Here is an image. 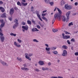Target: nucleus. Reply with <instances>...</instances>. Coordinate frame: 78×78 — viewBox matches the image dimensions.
<instances>
[{"instance_id": "nucleus-1", "label": "nucleus", "mask_w": 78, "mask_h": 78, "mask_svg": "<svg viewBox=\"0 0 78 78\" xmlns=\"http://www.w3.org/2000/svg\"><path fill=\"white\" fill-rule=\"evenodd\" d=\"M57 11L58 12V14L56 13L55 14L54 16V18L55 19H58V20H60L61 19V14H62V12L59 9L57 8Z\"/></svg>"}, {"instance_id": "nucleus-2", "label": "nucleus", "mask_w": 78, "mask_h": 78, "mask_svg": "<svg viewBox=\"0 0 78 78\" xmlns=\"http://www.w3.org/2000/svg\"><path fill=\"white\" fill-rule=\"evenodd\" d=\"M2 33V31L1 28H0V36H0V41L2 42H3L4 40H5V37L3 36H3V34Z\"/></svg>"}, {"instance_id": "nucleus-3", "label": "nucleus", "mask_w": 78, "mask_h": 78, "mask_svg": "<svg viewBox=\"0 0 78 78\" xmlns=\"http://www.w3.org/2000/svg\"><path fill=\"white\" fill-rule=\"evenodd\" d=\"M14 22L15 23L13 26V28H14V29H16V27H17L18 25H19V23H18V20H17V19H15Z\"/></svg>"}, {"instance_id": "nucleus-4", "label": "nucleus", "mask_w": 78, "mask_h": 78, "mask_svg": "<svg viewBox=\"0 0 78 78\" xmlns=\"http://www.w3.org/2000/svg\"><path fill=\"white\" fill-rule=\"evenodd\" d=\"M64 8L66 9H72V7L70 5H68V4H65V5Z\"/></svg>"}, {"instance_id": "nucleus-5", "label": "nucleus", "mask_w": 78, "mask_h": 78, "mask_svg": "<svg viewBox=\"0 0 78 78\" xmlns=\"http://www.w3.org/2000/svg\"><path fill=\"white\" fill-rule=\"evenodd\" d=\"M70 11H69L66 14V22H68V21H69V16H70Z\"/></svg>"}, {"instance_id": "nucleus-6", "label": "nucleus", "mask_w": 78, "mask_h": 78, "mask_svg": "<svg viewBox=\"0 0 78 78\" xmlns=\"http://www.w3.org/2000/svg\"><path fill=\"white\" fill-rule=\"evenodd\" d=\"M0 22H1V23H2L0 25V28H3V27L4 26H5V22H3V20L0 19Z\"/></svg>"}, {"instance_id": "nucleus-7", "label": "nucleus", "mask_w": 78, "mask_h": 78, "mask_svg": "<svg viewBox=\"0 0 78 78\" xmlns=\"http://www.w3.org/2000/svg\"><path fill=\"white\" fill-rule=\"evenodd\" d=\"M0 62L4 66H6L7 67L8 66V64L6 63L1 60H0Z\"/></svg>"}, {"instance_id": "nucleus-8", "label": "nucleus", "mask_w": 78, "mask_h": 78, "mask_svg": "<svg viewBox=\"0 0 78 78\" xmlns=\"http://www.w3.org/2000/svg\"><path fill=\"white\" fill-rule=\"evenodd\" d=\"M45 50L47 51V53H48V54H50V48L46 47Z\"/></svg>"}, {"instance_id": "nucleus-9", "label": "nucleus", "mask_w": 78, "mask_h": 78, "mask_svg": "<svg viewBox=\"0 0 78 78\" xmlns=\"http://www.w3.org/2000/svg\"><path fill=\"white\" fill-rule=\"evenodd\" d=\"M67 52L66 50H64L63 51V53L62 54V55L63 56H67Z\"/></svg>"}, {"instance_id": "nucleus-10", "label": "nucleus", "mask_w": 78, "mask_h": 78, "mask_svg": "<svg viewBox=\"0 0 78 78\" xmlns=\"http://www.w3.org/2000/svg\"><path fill=\"white\" fill-rule=\"evenodd\" d=\"M14 45L16 47H20V45L17 43L16 41L14 42Z\"/></svg>"}, {"instance_id": "nucleus-11", "label": "nucleus", "mask_w": 78, "mask_h": 78, "mask_svg": "<svg viewBox=\"0 0 78 78\" xmlns=\"http://www.w3.org/2000/svg\"><path fill=\"white\" fill-rule=\"evenodd\" d=\"M22 28L24 29V30H26V31H27V30H28V27L27 26H23Z\"/></svg>"}, {"instance_id": "nucleus-12", "label": "nucleus", "mask_w": 78, "mask_h": 78, "mask_svg": "<svg viewBox=\"0 0 78 78\" xmlns=\"http://www.w3.org/2000/svg\"><path fill=\"white\" fill-rule=\"evenodd\" d=\"M1 17L6 18V17H7L6 14V13H3L1 15Z\"/></svg>"}, {"instance_id": "nucleus-13", "label": "nucleus", "mask_w": 78, "mask_h": 78, "mask_svg": "<svg viewBox=\"0 0 78 78\" xmlns=\"http://www.w3.org/2000/svg\"><path fill=\"white\" fill-rule=\"evenodd\" d=\"M14 9L12 8L10 9V14L11 15H12V14L14 13Z\"/></svg>"}, {"instance_id": "nucleus-14", "label": "nucleus", "mask_w": 78, "mask_h": 78, "mask_svg": "<svg viewBox=\"0 0 78 78\" xmlns=\"http://www.w3.org/2000/svg\"><path fill=\"white\" fill-rule=\"evenodd\" d=\"M66 2L64 0H62L61 1V6H62V5H64V4H66Z\"/></svg>"}, {"instance_id": "nucleus-15", "label": "nucleus", "mask_w": 78, "mask_h": 78, "mask_svg": "<svg viewBox=\"0 0 78 78\" xmlns=\"http://www.w3.org/2000/svg\"><path fill=\"white\" fill-rule=\"evenodd\" d=\"M21 69L22 70H25L26 71H28V70H29V69H28V68H27L25 67H21Z\"/></svg>"}, {"instance_id": "nucleus-16", "label": "nucleus", "mask_w": 78, "mask_h": 78, "mask_svg": "<svg viewBox=\"0 0 78 78\" xmlns=\"http://www.w3.org/2000/svg\"><path fill=\"white\" fill-rule=\"evenodd\" d=\"M39 64H40V65H41V66H43V65H44V62H43L42 61H40L39 62Z\"/></svg>"}, {"instance_id": "nucleus-17", "label": "nucleus", "mask_w": 78, "mask_h": 78, "mask_svg": "<svg viewBox=\"0 0 78 78\" xmlns=\"http://www.w3.org/2000/svg\"><path fill=\"white\" fill-rule=\"evenodd\" d=\"M70 37V36L69 35H66L63 37V39H69Z\"/></svg>"}, {"instance_id": "nucleus-18", "label": "nucleus", "mask_w": 78, "mask_h": 78, "mask_svg": "<svg viewBox=\"0 0 78 78\" xmlns=\"http://www.w3.org/2000/svg\"><path fill=\"white\" fill-rule=\"evenodd\" d=\"M62 21H63V22H65L66 21V16H62Z\"/></svg>"}, {"instance_id": "nucleus-19", "label": "nucleus", "mask_w": 78, "mask_h": 78, "mask_svg": "<svg viewBox=\"0 0 78 78\" xmlns=\"http://www.w3.org/2000/svg\"><path fill=\"white\" fill-rule=\"evenodd\" d=\"M52 31H53V32H54V33H56V32H57V31H58V29H52Z\"/></svg>"}, {"instance_id": "nucleus-20", "label": "nucleus", "mask_w": 78, "mask_h": 78, "mask_svg": "<svg viewBox=\"0 0 78 78\" xmlns=\"http://www.w3.org/2000/svg\"><path fill=\"white\" fill-rule=\"evenodd\" d=\"M32 31H38V30H37V29L36 28H33L32 29Z\"/></svg>"}, {"instance_id": "nucleus-21", "label": "nucleus", "mask_w": 78, "mask_h": 78, "mask_svg": "<svg viewBox=\"0 0 78 78\" xmlns=\"http://www.w3.org/2000/svg\"><path fill=\"white\" fill-rule=\"evenodd\" d=\"M21 3L22 5H23V6H27V3H24L23 2H21Z\"/></svg>"}, {"instance_id": "nucleus-22", "label": "nucleus", "mask_w": 78, "mask_h": 78, "mask_svg": "<svg viewBox=\"0 0 78 78\" xmlns=\"http://www.w3.org/2000/svg\"><path fill=\"white\" fill-rule=\"evenodd\" d=\"M42 70H48V68H42Z\"/></svg>"}, {"instance_id": "nucleus-23", "label": "nucleus", "mask_w": 78, "mask_h": 78, "mask_svg": "<svg viewBox=\"0 0 78 78\" xmlns=\"http://www.w3.org/2000/svg\"><path fill=\"white\" fill-rule=\"evenodd\" d=\"M17 60L19 61H20V62H22V61H23L22 59V58L19 57L17 58Z\"/></svg>"}, {"instance_id": "nucleus-24", "label": "nucleus", "mask_w": 78, "mask_h": 78, "mask_svg": "<svg viewBox=\"0 0 78 78\" xmlns=\"http://www.w3.org/2000/svg\"><path fill=\"white\" fill-rule=\"evenodd\" d=\"M68 47H67V46L65 45H63L62 46V48H64V49H67Z\"/></svg>"}, {"instance_id": "nucleus-25", "label": "nucleus", "mask_w": 78, "mask_h": 78, "mask_svg": "<svg viewBox=\"0 0 78 78\" xmlns=\"http://www.w3.org/2000/svg\"><path fill=\"white\" fill-rule=\"evenodd\" d=\"M52 53H54V55H57V54H58V51H52Z\"/></svg>"}, {"instance_id": "nucleus-26", "label": "nucleus", "mask_w": 78, "mask_h": 78, "mask_svg": "<svg viewBox=\"0 0 78 78\" xmlns=\"http://www.w3.org/2000/svg\"><path fill=\"white\" fill-rule=\"evenodd\" d=\"M73 23L72 22L69 23L68 25V26H69V27H70V26H73Z\"/></svg>"}, {"instance_id": "nucleus-27", "label": "nucleus", "mask_w": 78, "mask_h": 78, "mask_svg": "<svg viewBox=\"0 0 78 78\" xmlns=\"http://www.w3.org/2000/svg\"><path fill=\"white\" fill-rule=\"evenodd\" d=\"M10 35L11 36H14V37L16 36V34H14L12 33H11L10 34Z\"/></svg>"}, {"instance_id": "nucleus-28", "label": "nucleus", "mask_w": 78, "mask_h": 78, "mask_svg": "<svg viewBox=\"0 0 78 78\" xmlns=\"http://www.w3.org/2000/svg\"><path fill=\"white\" fill-rule=\"evenodd\" d=\"M51 49L52 50H55L56 49V47H52L51 48Z\"/></svg>"}, {"instance_id": "nucleus-29", "label": "nucleus", "mask_w": 78, "mask_h": 78, "mask_svg": "<svg viewBox=\"0 0 78 78\" xmlns=\"http://www.w3.org/2000/svg\"><path fill=\"white\" fill-rule=\"evenodd\" d=\"M1 10L2 12H4V11H5V9L2 7H1Z\"/></svg>"}, {"instance_id": "nucleus-30", "label": "nucleus", "mask_w": 78, "mask_h": 78, "mask_svg": "<svg viewBox=\"0 0 78 78\" xmlns=\"http://www.w3.org/2000/svg\"><path fill=\"white\" fill-rule=\"evenodd\" d=\"M27 22L28 24L29 25H31V22L30 20H28Z\"/></svg>"}, {"instance_id": "nucleus-31", "label": "nucleus", "mask_w": 78, "mask_h": 78, "mask_svg": "<svg viewBox=\"0 0 78 78\" xmlns=\"http://www.w3.org/2000/svg\"><path fill=\"white\" fill-rule=\"evenodd\" d=\"M33 41H34V42H39V41L37 40V39H34L33 40Z\"/></svg>"}, {"instance_id": "nucleus-32", "label": "nucleus", "mask_w": 78, "mask_h": 78, "mask_svg": "<svg viewBox=\"0 0 78 78\" xmlns=\"http://www.w3.org/2000/svg\"><path fill=\"white\" fill-rule=\"evenodd\" d=\"M17 5H19V6H22V4H21V3L20 2H17Z\"/></svg>"}, {"instance_id": "nucleus-33", "label": "nucleus", "mask_w": 78, "mask_h": 78, "mask_svg": "<svg viewBox=\"0 0 78 78\" xmlns=\"http://www.w3.org/2000/svg\"><path fill=\"white\" fill-rule=\"evenodd\" d=\"M49 3L51 5V6H53V4H54V3L53 2H49Z\"/></svg>"}, {"instance_id": "nucleus-34", "label": "nucleus", "mask_w": 78, "mask_h": 78, "mask_svg": "<svg viewBox=\"0 0 78 78\" xmlns=\"http://www.w3.org/2000/svg\"><path fill=\"white\" fill-rule=\"evenodd\" d=\"M25 58H27V57H28V54L27 53H25Z\"/></svg>"}, {"instance_id": "nucleus-35", "label": "nucleus", "mask_w": 78, "mask_h": 78, "mask_svg": "<svg viewBox=\"0 0 78 78\" xmlns=\"http://www.w3.org/2000/svg\"><path fill=\"white\" fill-rule=\"evenodd\" d=\"M17 41L19 43H21L22 42V41L20 39H18Z\"/></svg>"}, {"instance_id": "nucleus-36", "label": "nucleus", "mask_w": 78, "mask_h": 78, "mask_svg": "<svg viewBox=\"0 0 78 78\" xmlns=\"http://www.w3.org/2000/svg\"><path fill=\"white\" fill-rule=\"evenodd\" d=\"M34 70L35 71H36V72H39V71H40L39 70L37 69H36Z\"/></svg>"}, {"instance_id": "nucleus-37", "label": "nucleus", "mask_w": 78, "mask_h": 78, "mask_svg": "<svg viewBox=\"0 0 78 78\" xmlns=\"http://www.w3.org/2000/svg\"><path fill=\"white\" fill-rule=\"evenodd\" d=\"M65 33V34H70V33L66 31Z\"/></svg>"}, {"instance_id": "nucleus-38", "label": "nucleus", "mask_w": 78, "mask_h": 78, "mask_svg": "<svg viewBox=\"0 0 78 78\" xmlns=\"http://www.w3.org/2000/svg\"><path fill=\"white\" fill-rule=\"evenodd\" d=\"M55 19H55V18L53 19V20H52V24H53V23H54V22H55Z\"/></svg>"}, {"instance_id": "nucleus-39", "label": "nucleus", "mask_w": 78, "mask_h": 78, "mask_svg": "<svg viewBox=\"0 0 78 78\" xmlns=\"http://www.w3.org/2000/svg\"><path fill=\"white\" fill-rule=\"evenodd\" d=\"M37 28H38V29H40V28H41V27L39 25H37Z\"/></svg>"}, {"instance_id": "nucleus-40", "label": "nucleus", "mask_w": 78, "mask_h": 78, "mask_svg": "<svg viewBox=\"0 0 78 78\" xmlns=\"http://www.w3.org/2000/svg\"><path fill=\"white\" fill-rule=\"evenodd\" d=\"M75 55V56H78V52H75L74 54Z\"/></svg>"}, {"instance_id": "nucleus-41", "label": "nucleus", "mask_w": 78, "mask_h": 78, "mask_svg": "<svg viewBox=\"0 0 78 78\" xmlns=\"http://www.w3.org/2000/svg\"><path fill=\"white\" fill-rule=\"evenodd\" d=\"M34 9V8L32 6L31 7V11H33Z\"/></svg>"}, {"instance_id": "nucleus-42", "label": "nucleus", "mask_w": 78, "mask_h": 78, "mask_svg": "<svg viewBox=\"0 0 78 78\" xmlns=\"http://www.w3.org/2000/svg\"><path fill=\"white\" fill-rule=\"evenodd\" d=\"M41 15L43 17H44V16H45L46 15V14L42 13Z\"/></svg>"}, {"instance_id": "nucleus-43", "label": "nucleus", "mask_w": 78, "mask_h": 78, "mask_svg": "<svg viewBox=\"0 0 78 78\" xmlns=\"http://www.w3.org/2000/svg\"><path fill=\"white\" fill-rule=\"evenodd\" d=\"M67 42L68 44H69V45H70V41H69V40H68L67 41Z\"/></svg>"}, {"instance_id": "nucleus-44", "label": "nucleus", "mask_w": 78, "mask_h": 78, "mask_svg": "<svg viewBox=\"0 0 78 78\" xmlns=\"http://www.w3.org/2000/svg\"><path fill=\"white\" fill-rule=\"evenodd\" d=\"M26 58H27V59H28L29 60V61H31V58H30L29 57H28Z\"/></svg>"}, {"instance_id": "nucleus-45", "label": "nucleus", "mask_w": 78, "mask_h": 78, "mask_svg": "<svg viewBox=\"0 0 78 78\" xmlns=\"http://www.w3.org/2000/svg\"><path fill=\"white\" fill-rule=\"evenodd\" d=\"M71 41L72 42H75V39L73 38L71 39Z\"/></svg>"}, {"instance_id": "nucleus-46", "label": "nucleus", "mask_w": 78, "mask_h": 78, "mask_svg": "<svg viewBox=\"0 0 78 78\" xmlns=\"http://www.w3.org/2000/svg\"><path fill=\"white\" fill-rule=\"evenodd\" d=\"M32 55H33V54L30 53L28 55V56H29V57H31V56Z\"/></svg>"}, {"instance_id": "nucleus-47", "label": "nucleus", "mask_w": 78, "mask_h": 78, "mask_svg": "<svg viewBox=\"0 0 78 78\" xmlns=\"http://www.w3.org/2000/svg\"><path fill=\"white\" fill-rule=\"evenodd\" d=\"M32 22L33 23H34V24H35L36 23L35 21H34L33 20H32Z\"/></svg>"}, {"instance_id": "nucleus-48", "label": "nucleus", "mask_w": 78, "mask_h": 78, "mask_svg": "<svg viewBox=\"0 0 78 78\" xmlns=\"http://www.w3.org/2000/svg\"><path fill=\"white\" fill-rule=\"evenodd\" d=\"M37 15L38 18H39L40 17H41V16H40V15H39V13L38 14H37Z\"/></svg>"}, {"instance_id": "nucleus-49", "label": "nucleus", "mask_w": 78, "mask_h": 78, "mask_svg": "<svg viewBox=\"0 0 78 78\" xmlns=\"http://www.w3.org/2000/svg\"><path fill=\"white\" fill-rule=\"evenodd\" d=\"M22 23L23 25H25V23L23 22H22Z\"/></svg>"}, {"instance_id": "nucleus-50", "label": "nucleus", "mask_w": 78, "mask_h": 78, "mask_svg": "<svg viewBox=\"0 0 78 78\" xmlns=\"http://www.w3.org/2000/svg\"><path fill=\"white\" fill-rule=\"evenodd\" d=\"M74 5H75V6H77V5H78V2H75Z\"/></svg>"}, {"instance_id": "nucleus-51", "label": "nucleus", "mask_w": 78, "mask_h": 78, "mask_svg": "<svg viewBox=\"0 0 78 78\" xmlns=\"http://www.w3.org/2000/svg\"><path fill=\"white\" fill-rule=\"evenodd\" d=\"M23 66L24 67H27V64H24L23 65Z\"/></svg>"}, {"instance_id": "nucleus-52", "label": "nucleus", "mask_w": 78, "mask_h": 78, "mask_svg": "<svg viewBox=\"0 0 78 78\" xmlns=\"http://www.w3.org/2000/svg\"><path fill=\"white\" fill-rule=\"evenodd\" d=\"M47 12V10H45L44 11H43L42 12L43 13H44V12Z\"/></svg>"}, {"instance_id": "nucleus-53", "label": "nucleus", "mask_w": 78, "mask_h": 78, "mask_svg": "<svg viewBox=\"0 0 78 78\" xmlns=\"http://www.w3.org/2000/svg\"><path fill=\"white\" fill-rule=\"evenodd\" d=\"M42 19H43V20H45L46 19L45 17H42Z\"/></svg>"}, {"instance_id": "nucleus-54", "label": "nucleus", "mask_w": 78, "mask_h": 78, "mask_svg": "<svg viewBox=\"0 0 78 78\" xmlns=\"http://www.w3.org/2000/svg\"><path fill=\"white\" fill-rule=\"evenodd\" d=\"M51 78H58V77L55 76H52L51 77Z\"/></svg>"}, {"instance_id": "nucleus-55", "label": "nucleus", "mask_w": 78, "mask_h": 78, "mask_svg": "<svg viewBox=\"0 0 78 78\" xmlns=\"http://www.w3.org/2000/svg\"><path fill=\"white\" fill-rule=\"evenodd\" d=\"M44 2H45V3H48V0H44Z\"/></svg>"}, {"instance_id": "nucleus-56", "label": "nucleus", "mask_w": 78, "mask_h": 78, "mask_svg": "<svg viewBox=\"0 0 78 78\" xmlns=\"http://www.w3.org/2000/svg\"><path fill=\"white\" fill-rule=\"evenodd\" d=\"M3 2H2V1H0V5H2L3 4Z\"/></svg>"}, {"instance_id": "nucleus-57", "label": "nucleus", "mask_w": 78, "mask_h": 78, "mask_svg": "<svg viewBox=\"0 0 78 78\" xmlns=\"http://www.w3.org/2000/svg\"><path fill=\"white\" fill-rule=\"evenodd\" d=\"M45 46L47 47H48V44H45Z\"/></svg>"}, {"instance_id": "nucleus-58", "label": "nucleus", "mask_w": 78, "mask_h": 78, "mask_svg": "<svg viewBox=\"0 0 78 78\" xmlns=\"http://www.w3.org/2000/svg\"><path fill=\"white\" fill-rule=\"evenodd\" d=\"M36 13L37 15L39 14V12H38V11H36Z\"/></svg>"}, {"instance_id": "nucleus-59", "label": "nucleus", "mask_w": 78, "mask_h": 78, "mask_svg": "<svg viewBox=\"0 0 78 78\" xmlns=\"http://www.w3.org/2000/svg\"><path fill=\"white\" fill-rule=\"evenodd\" d=\"M39 25H40L41 26V27H42V25H41V23L40 22H39Z\"/></svg>"}, {"instance_id": "nucleus-60", "label": "nucleus", "mask_w": 78, "mask_h": 78, "mask_svg": "<svg viewBox=\"0 0 78 78\" xmlns=\"http://www.w3.org/2000/svg\"><path fill=\"white\" fill-rule=\"evenodd\" d=\"M9 20H10V21H12V18L10 17L9 18Z\"/></svg>"}, {"instance_id": "nucleus-61", "label": "nucleus", "mask_w": 78, "mask_h": 78, "mask_svg": "<svg viewBox=\"0 0 78 78\" xmlns=\"http://www.w3.org/2000/svg\"><path fill=\"white\" fill-rule=\"evenodd\" d=\"M39 19H40V20H41V21H42V20L41 18V17H40V18H39Z\"/></svg>"}, {"instance_id": "nucleus-62", "label": "nucleus", "mask_w": 78, "mask_h": 78, "mask_svg": "<svg viewBox=\"0 0 78 78\" xmlns=\"http://www.w3.org/2000/svg\"><path fill=\"white\" fill-rule=\"evenodd\" d=\"M48 66H51V63H50V62L48 63Z\"/></svg>"}, {"instance_id": "nucleus-63", "label": "nucleus", "mask_w": 78, "mask_h": 78, "mask_svg": "<svg viewBox=\"0 0 78 78\" xmlns=\"http://www.w3.org/2000/svg\"><path fill=\"white\" fill-rule=\"evenodd\" d=\"M44 20H45L46 22H48V19L46 18Z\"/></svg>"}, {"instance_id": "nucleus-64", "label": "nucleus", "mask_w": 78, "mask_h": 78, "mask_svg": "<svg viewBox=\"0 0 78 78\" xmlns=\"http://www.w3.org/2000/svg\"><path fill=\"white\" fill-rule=\"evenodd\" d=\"M58 78H63V77L59 76L58 77Z\"/></svg>"}]
</instances>
